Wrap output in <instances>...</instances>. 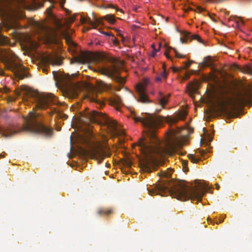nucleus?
<instances>
[{
  "instance_id": "1",
  "label": "nucleus",
  "mask_w": 252,
  "mask_h": 252,
  "mask_svg": "<svg viewBox=\"0 0 252 252\" xmlns=\"http://www.w3.org/2000/svg\"><path fill=\"white\" fill-rule=\"evenodd\" d=\"M135 122H140L146 130L145 136L138 142L142 158L140 159L139 166L144 172L150 173L157 170L158 165L156 156H162L165 154L175 153L178 148L184 145L183 138L172 134L168 139L161 143L156 134V130L161 123L160 117L151 114L142 116H134Z\"/></svg>"
},
{
  "instance_id": "2",
  "label": "nucleus",
  "mask_w": 252,
  "mask_h": 252,
  "mask_svg": "<svg viewBox=\"0 0 252 252\" xmlns=\"http://www.w3.org/2000/svg\"><path fill=\"white\" fill-rule=\"evenodd\" d=\"M210 189L209 185L204 182H196V185L190 188L184 181L179 180H162L151 189H148L151 195L159 194L164 196L169 194L172 197L181 201L190 199L192 201H201L202 196Z\"/></svg>"
},
{
  "instance_id": "3",
  "label": "nucleus",
  "mask_w": 252,
  "mask_h": 252,
  "mask_svg": "<svg viewBox=\"0 0 252 252\" xmlns=\"http://www.w3.org/2000/svg\"><path fill=\"white\" fill-rule=\"evenodd\" d=\"M40 114L35 112H30L29 118L25 119V123L21 127L0 126V134L4 137L13 136L20 132H29L43 135L46 137L52 136L53 130L43 124Z\"/></svg>"
},
{
  "instance_id": "4",
  "label": "nucleus",
  "mask_w": 252,
  "mask_h": 252,
  "mask_svg": "<svg viewBox=\"0 0 252 252\" xmlns=\"http://www.w3.org/2000/svg\"><path fill=\"white\" fill-rule=\"evenodd\" d=\"M106 125L111 130L115 132L118 135H125V132L123 129H118L117 122L111 120L102 113L95 110L89 111L87 110L81 114L79 123L81 126H85L86 130L89 129L90 123H95L101 122Z\"/></svg>"
},
{
  "instance_id": "5",
  "label": "nucleus",
  "mask_w": 252,
  "mask_h": 252,
  "mask_svg": "<svg viewBox=\"0 0 252 252\" xmlns=\"http://www.w3.org/2000/svg\"><path fill=\"white\" fill-rule=\"evenodd\" d=\"M26 97L35 103L36 108L40 110L49 108L51 105L58 104L56 97L52 94H42L34 91H29L26 93Z\"/></svg>"
},
{
  "instance_id": "6",
  "label": "nucleus",
  "mask_w": 252,
  "mask_h": 252,
  "mask_svg": "<svg viewBox=\"0 0 252 252\" xmlns=\"http://www.w3.org/2000/svg\"><path fill=\"white\" fill-rule=\"evenodd\" d=\"M4 63L5 67L14 71L16 77L19 79H23L27 77V73L25 71V67L16 63L14 60L7 58L5 60Z\"/></svg>"
},
{
  "instance_id": "7",
  "label": "nucleus",
  "mask_w": 252,
  "mask_h": 252,
  "mask_svg": "<svg viewBox=\"0 0 252 252\" xmlns=\"http://www.w3.org/2000/svg\"><path fill=\"white\" fill-rule=\"evenodd\" d=\"M97 71L101 74L108 76L112 79L116 80L120 83H124L125 82L124 78L117 75L119 71V69L115 65H112L108 67L99 68L98 69Z\"/></svg>"
},
{
  "instance_id": "8",
  "label": "nucleus",
  "mask_w": 252,
  "mask_h": 252,
  "mask_svg": "<svg viewBox=\"0 0 252 252\" xmlns=\"http://www.w3.org/2000/svg\"><path fill=\"white\" fill-rule=\"evenodd\" d=\"M53 75L56 85H60L64 88H68L71 86V78L69 75H62L56 71H53Z\"/></svg>"
},
{
  "instance_id": "9",
  "label": "nucleus",
  "mask_w": 252,
  "mask_h": 252,
  "mask_svg": "<svg viewBox=\"0 0 252 252\" xmlns=\"http://www.w3.org/2000/svg\"><path fill=\"white\" fill-rule=\"evenodd\" d=\"M136 91L138 95V97L137 100L138 102L142 103H150L151 101L150 100L146 94V85L142 84H138L135 87Z\"/></svg>"
},
{
  "instance_id": "10",
  "label": "nucleus",
  "mask_w": 252,
  "mask_h": 252,
  "mask_svg": "<svg viewBox=\"0 0 252 252\" xmlns=\"http://www.w3.org/2000/svg\"><path fill=\"white\" fill-rule=\"evenodd\" d=\"M4 19L3 22L7 29H17L19 27L16 18L13 14L5 13Z\"/></svg>"
},
{
  "instance_id": "11",
  "label": "nucleus",
  "mask_w": 252,
  "mask_h": 252,
  "mask_svg": "<svg viewBox=\"0 0 252 252\" xmlns=\"http://www.w3.org/2000/svg\"><path fill=\"white\" fill-rule=\"evenodd\" d=\"M37 32L39 38H44L46 40L51 39L53 36L51 30L43 25H38Z\"/></svg>"
},
{
  "instance_id": "12",
  "label": "nucleus",
  "mask_w": 252,
  "mask_h": 252,
  "mask_svg": "<svg viewBox=\"0 0 252 252\" xmlns=\"http://www.w3.org/2000/svg\"><path fill=\"white\" fill-rule=\"evenodd\" d=\"M110 153L106 154L102 149H96L94 150L93 157L95 160L98 161V163H100L106 156L110 157Z\"/></svg>"
},
{
  "instance_id": "13",
  "label": "nucleus",
  "mask_w": 252,
  "mask_h": 252,
  "mask_svg": "<svg viewBox=\"0 0 252 252\" xmlns=\"http://www.w3.org/2000/svg\"><path fill=\"white\" fill-rule=\"evenodd\" d=\"M183 38H180V41L182 43H186L187 42V39L190 38L192 39H196L200 43H203V40L201 39L200 37L197 34H191L190 32H185L183 33Z\"/></svg>"
},
{
  "instance_id": "14",
  "label": "nucleus",
  "mask_w": 252,
  "mask_h": 252,
  "mask_svg": "<svg viewBox=\"0 0 252 252\" xmlns=\"http://www.w3.org/2000/svg\"><path fill=\"white\" fill-rule=\"evenodd\" d=\"M46 62L48 64L52 65H61L62 63V61L58 56H50L46 58Z\"/></svg>"
},
{
  "instance_id": "15",
  "label": "nucleus",
  "mask_w": 252,
  "mask_h": 252,
  "mask_svg": "<svg viewBox=\"0 0 252 252\" xmlns=\"http://www.w3.org/2000/svg\"><path fill=\"white\" fill-rule=\"evenodd\" d=\"M81 22L82 23H88L90 24L93 28H96L97 26L99 24V22L98 20L95 19L94 22L92 21L90 18H87L82 16H81Z\"/></svg>"
},
{
  "instance_id": "16",
  "label": "nucleus",
  "mask_w": 252,
  "mask_h": 252,
  "mask_svg": "<svg viewBox=\"0 0 252 252\" xmlns=\"http://www.w3.org/2000/svg\"><path fill=\"white\" fill-rule=\"evenodd\" d=\"M187 112L185 110L180 112L176 117L171 118L170 121L172 123H176L179 120H184L187 116Z\"/></svg>"
},
{
  "instance_id": "17",
  "label": "nucleus",
  "mask_w": 252,
  "mask_h": 252,
  "mask_svg": "<svg viewBox=\"0 0 252 252\" xmlns=\"http://www.w3.org/2000/svg\"><path fill=\"white\" fill-rule=\"evenodd\" d=\"M241 98H238L239 101H247L252 102V93L250 92L247 91L243 94H240Z\"/></svg>"
},
{
  "instance_id": "18",
  "label": "nucleus",
  "mask_w": 252,
  "mask_h": 252,
  "mask_svg": "<svg viewBox=\"0 0 252 252\" xmlns=\"http://www.w3.org/2000/svg\"><path fill=\"white\" fill-rule=\"evenodd\" d=\"M160 97L158 98V103L162 106V108H164L165 105L167 103L168 101V97L170 96V94L168 95L166 97L164 96L161 93H159Z\"/></svg>"
},
{
  "instance_id": "19",
  "label": "nucleus",
  "mask_w": 252,
  "mask_h": 252,
  "mask_svg": "<svg viewBox=\"0 0 252 252\" xmlns=\"http://www.w3.org/2000/svg\"><path fill=\"white\" fill-rule=\"evenodd\" d=\"M163 67H164V66L163 65ZM167 76V72H166L165 68H164V70L156 77L155 80L157 82H160L163 79H166Z\"/></svg>"
},
{
  "instance_id": "20",
  "label": "nucleus",
  "mask_w": 252,
  "mask_h": 252,
  "mask_svg": "<svg viewBox=\"0 0 252 252\" xmlns=\"http://www.w3.org/2000/svg\"><path fill=\"white\" fill-rule=\"evenodd\" d=\"M173 171L172 169L170 168H168L166 171H161V172L158 173V175L160 177H165L167 179L169 178L172 173Z\"/></svg>"
},
{
  "instance_id": "21",
  "label": "nucleus",
  "mask_w": 252,
  "mask_h": 252,
  "mask_svg": "<svg viewBox=\"0 0 252 252\" xmlns=\"http://www.w3.org/2000/svg\"><path fill=\"white\" fill-rule=\"evenodd\" d=\"M112 213V210L110 209H98L97 211V213L98 215H105L108 216Z\"/></svg>"
},
{
  "instance_id": "22",
  "label": "nucleus",
  "mask_w": 252,
  "mask_h": 252,
  "mask_svg": "<svg viewBox=\"0 0 252 252\" xmlns=\"http://www.w3.org/2000/svg\"><path fill=\"white\" fill-rule=\"evenodd\" d=\"M121 98L118 96H115L110 100V103L112 105H118L121 104Z\"/></svg>"
},
{
  "instance_id": "23",
  "label": "nucleus",
  "mask_w": 252,
  "mask_h": 252,
  "mask_svg": "<svg viewBox=\"0 0 252 252\" xmlns=\"http://www.w3.org/2000/svg\"><path fill=\"white\" fill-rule=\"evenodd\" d=\"M104 18L111 24H114L116 22V19L114 15L108 14L104 16Z\"/></svg>"
},
{
  "instance_id": "24",
  "label": "nucleus",
  "mask_w": 252,
  "mask_h": 252,
  "mask_svg": "<svg viewBox=\"0 0 252 252\" xmlns=\"http://www.w3.org/2000/svg\"><path fill=\"white\" fill-rule=\"evenodd\" d=\"M198 83V82L195 81L194 82H189L187 85V87L189 90L191 92H194L196 90V86Z\"/></svg>"
},
{
  "instance_id": "25",
  "label": "nucleus",
  "mask_w": 252,
  "mask_h": 252,
  "mask_svg": "<svg viewBox=\"0 0 252 252\" xmlns=\"http://www.w3.org/2000/svg\"><path fill=\"white\" fill-rule=\"evenodd\" d=\"M188 157L193 163H197L200 160L199 158L196 157L193 154H189Z\"/></svg>"
},
{
  "instance_id": "26",
  "label": "nucleus",
  "mask_w": 252,
  "mask_h": 252,
  "mask_svg": "<svg viewBox=\"0 0 252 252\" xmlns=\"http://www.w3.org/2000/svg\"><path fill=\"white\" fill-rule=\"evenodd\" d=\"M242 71L245 73L252 74V67L250 65H246L243 68Z\"/></svg>"
},
{
  "instance_id": "27",
  "label": "nucleus",
  "mask_w": 252,
  "mask_h": 252,
  "mask_svg": "<svg viewBox=\"0 0 252 252\" xmlns=\"http://www.w3.org/2000/svg\"><path fill=\"white\" fill-rule=\"evenodd\" d=\"M211 59L210 57L205 58L202 63L204 66H209L211 65Z\"/></svg>"
},
{
  "instance_id": "28",
  "label": "nucleus",
  "mask_w": 252,
  "mask_h": 252,
  "mask_svg": "<svg viewBox=\"0 0 252 252\" xmlns=\"http://www.w3.org/2000/svg\"><path fill=\"white\" fill-rule=\"evenodd\" d=\"M7 39L6 36L0 34V45H4L7 43Z\"/></svg>"
},
{
  "instance_id": "29",
  "label": "nucleus",
  "mask_w": 252,
  "mask_h": 252,
  "mask_svg": "<svg viewBox=\"0 0 252 252\" xmlns=\"http://www.w3.org/2000/svg\"><path fill=\"white\" fill-rule=\"evenodd\" d=\"M63 35L66 42H67L68 43H72L71 38L69 34H68L67 33H64Z\"/></svg>"
},
{
  "instance_id": "30",
  "label": "nucleus",
  "mask_w": 252,
  "mask_h": 252,
  "mask_svg": "<svg viewBox=\"0 0 252 252\" xmlns=\"http://www.w3.org/2000/svg\"><path fill=\"white\" fill-rule=\"evenodd\" d=\"M86 61V59L83 55L80 57H78L75 59V62L78 63H84Z\"/></svg>"
},
{
  "instance_id": "31",
  "label": "nucleus",
  "mask_w": 252,
  "mask_h": 252,
  "mask_svg": "<svg viewBox=\"0 0 252 252\" xmlns=\"http://www.w3.org/2000/svg\"><path fill=\"white\" fill-rule=\"evenodd\" d=\"M91 100L93 102H95L96 103H99L100 105V106H102L104 105V103L103 102L100 101L97 98H95L94 97H92L91 98Z\"/></svg>"
},
{
  "instance_id": "32",
  "label": "nucleus",
  "mask_w": 252,
  "mask_h": 252,
  "mask_svg": "<svg viewBox=\"0 0 252 252\" xmlns=\"http://www.w3.org/2000/svg\"><path fill=\"white\" fill-rule=\"evenodd\" d=\"M52 6H49L46 10V13L48 14V15L49 16V17H52L53 16V14L52 13Z\"/></svg>"
},
{
  "instance_id": "33",
  "label": "nucleus",
  "mask_w": 252,
  "mask_h": 252,
  "mask_svg": "<svg viewBox=\"0 0 252 252\" xmlns=\"http://www.w3.org/2000/svg\"><path fill=\"white\" fill-rule=\"evenodd\" d=\"M173 50H174V52L175 54V55H176V57H178V58H184L185 57V56L184 55H180L178 52V51H177V50L175 48H173Z\"/></svg>"
},
{
  "instance_id": "34",
  "label": "nucleus",
  "mask_w": 252,
  "mask_h": 252,
  "mask_svg": "<svg viewBox=\"0 0 252 252\" xmlns=\"http://www.w3.org/2000/svg\"><path fill=\"white\" fill-rule=\"evenodd\" d=\"M226 104H227V103L225 101H223V100H220L219 102V105L221 107H224Z\"/></svg>"
},
{
  "instance_id": "35",
  "label": "nucleus",
  "mask_w": 252,
  "mask_h": 252,
  "mask_svg": "<svg viewBox=\"0 0 252 252\" xmlns=\"http://www.w3.org/2000/svg\"><path fill=\"white\" fill-rule=\"evenodd\" d=\"M51 111L50 112V114L51 115H52L53 114H55V113H56L57 112L56 109L55 108H51Z\"/></svg>"
},
{
  "instance_id": "36",
  "label": "nucleus",
  "mask_w": 252,
  "mask_h": 252,
  "mask_svg": "<svg viewBox=\"0 0 252 252\" xmlns=\"http://www.w3.org/2000/svg\"><path fill=\"white\" fill-rule=\"evenodd\" d=\"M189 74L188 73H186L184 77H183V80H187L189 79Z\"/></svg>"
},
{
  "instance_id": "37",
  "label": "nucleus",
  "mask_w": 252,
  "mask_h": 252,
  "mask_svg": "<svg viewBox=\"0 0 252 252\" xmlns=\"http://www.w3.org/2000/svg\"><path fill=\"white\" fill-rule=\"evenodd\" d=\"M164 54H165V55L167 59H171V57H170V56H169V52H168V51L167 50H166V51L165 52Z\"/></svg>"
},
{
  "instance_id": "38",
  "label": "nucleus",
  "mask_w": 252,
  "mask_h": 252,
  "mask_svg": "<svg viewBox=\"0 0 252 252\" xmlns=\"http://www.w3.org/2000/svg\"><path fill=\"white\" fill-rule=\"evenodd\" d=\"M192 63V61H190L189 62H188V63H185V66L186 68H188L190 66V65H191V63Z\"/></svg>"
},
{
  "instance_id": "39",
  "label": "nucleus",
  "mask_w": 252,
  "mask_h": 252,
  "mask_svg": "<svg viewBox=\"0 0 252 252\" xmlns=\"http://www.w3.org/2000/svg\"><path fill=\"white\" fill-rule=\"evenodd\" d=\"M101 33L106 36H110L111 35V33L107 32H101Z\"/></svg>"
},
{
  "instance_id": "40",
  "label": "nucleus",
  "mask_w": 252,
  "mask_h": 252,
  "mask_svg": "<svg viewBox=\"0 0 252 252\" xmlns=\"http://www.w3.org/2000/svg\"><path fill=\"white\" fill-rule=\"evenodd\" d=\"M200 154L203 156L205 154V152L204 150H198Z\"/></svg>"
},
{
  "instance_id": "41",
  "label": "nucleus",
  "mask_w": 252,
  "mask_h": 252,
  "mask_svg": "<svg viewBox=\"0 0 252 252\" xmlns=\"http://www.w3.org/2000/svg\"><path fill=\"white\" fill-rule=\"evenodd\" d=\"M60 4L62 6H63L65 2V0H60Z\"/></svg>"
},
{
  "instance_id": "42",
  "label": "nucleus",
  "mask_w": 252,
  "mask_h": 252,
  "mask_svg": "<svg viewBox=\"0 0 252 252\" xmlns=\"http://www.w3.org/2000/svg\"><path fill=\"white\" fill-rule=\"evenodd\" d=\"M197 10H198L199 11H200V12L203 11V8H202V7H200V6H197Z\"/></svg>"
},
{
  "instance_id": "43",
  "label": "nucleus",
  "mask_w": 252,
  "mask_h": 252,
  "mask_svg": "<svg viewBox=\"0 0 252 252\" xmlns=\"http://www.w3.org/2000/svg\"><path fill=\"white\" fill-rule=\"evenodd\" d=\"M76 15H74L73 17H71V21L72 22H73L76 19Z\"/></svg>"
},
{
  "instance_id": "44",
  "label": "nucleus",
  "mask_w": 252,
  "mask_h": 252,
  "mask_svg": "<svg viewBox=\"0 0 252 252\" xmlns=\"http://www.w3.org/2000/svg\"><path fill=\"white\" fill-rule=\"evenodd\" d=\"M189 10H193V9L191 7H188L187 9L185 10V11L188 12Z\"/></svg>"
},
{
  "instance_id": "45",
  "label": "nucleus",
  "mask_w": 252,
  "mask_h": 252,
  "mask_svg": "<svg viewBox=\"0 0 252 252\" xmlns=\"http://www.w3.org/2000/svg\"><path fill=\"white\" fill-rule=\"evenodd\" d=\"M223 221V218H222L221 219H220V220H219V222H217L216 223L218 224V223H221Z\"/></svg>"
},
{
  "instance_id": "46",
  "label": "nucleus",
  "mask_w": 252,
  "mask_h": 252,
  "mask_svg": "<svg viewBox=\"0 0 252 252\" xmlns=\"http://www.w3.org/2000/svg\"><path fill=\"white\" fill-rule=\"evenodd\" d=\"M154 50H155V52H154V53H153V55H152V56H153V57H154V56H155V54H156V52H157L158 51V50H156L155 49H154Z\"/></svg>"
},
{
  "instance_id": "47",
  "label": "nucleus",
  "mask_w": 252,
  "mask_h": 252,
  "mask_svg": "<svg viewBox=\"0 0 252 252\" xmlns=\"http://www.w3.org/2000/svg\"><path fill=\"white\" fill-rule=\"evenodd\" d=\"M116 9L117 11H120V12H122V10L121 9H119V8H116Z\"/></svg>"
},
{
  "instance_id": "48",
  "label": "nucleus",
  "mask_w": 252,
  "mask_h": 252,
  "mask_svg": "<svg viewBox=\"0 0 252 252\" xmlns=\"http://www.w3.org/2000/svg\"><path fill=\"white\" fill-rule=\"evenodd\" d=\"M222 0H216L215 1V2H217V3H219L221 1H222Z\"/></svg>"
},
{
  "instance_id": "49",
  "label": "nucleus",
  "mask_w": 252,
  "mask_h": 252,
  "mask_svg": "<svg viewBox=\"0 0 252 252\" xmlns=\"http://www.w3.org/2000/svg\"><path fill=\"white\" fill-rule=\"evenodd\" d=\"M219 185L218 184H216V188L218 189H219Z\"/></svg>"
},
{
  "instance_id": "50",
  "label": "nucleus",
  "mask_w": 252,
  "mask_h": 252,
  "mask_svg": "<svg viewBox=\"0 0 252 252\" xmlns=\"http://www.w3.org/2000/svg\"><path fill=\"white\" fill-rule=\"evenodd\" d=\"M67 117H68V116H67V115H65V114L64 115V119H67Z\"/></svg>"
},
{
  "instance_id": "51",
  "label": "nucleus",
  "mask_w": 252,
  "mask_h": 252,
  "mask_svg": "<svg viewBox=\"0 0 252 252\" xmlns=\"http://www.w3.org/2000/svg\"><path fill=\"white\" fill-rule=\"evenodd\" d=\"M8 91V89L6 88L5 93H7Z\"/></svg>"
},
{
  "instance_id": "52",
  "label": "nucleus",
  "mask_w": 252,
  "mask_h": 252,
  "mask_svg": "<svg viewBox=\"0 0 252 252\" xmlns=\"http://www.w3.org/2000/svg\"><path fill=\"white\" fill-rule=\"evenodd\" d=\"M2 155L1 154H0V158H2Z\"/></svg>"
},
{
  "instance_id": "53",
  "label": "nucleus",
  "mask_w": 252,
  "mask_h": 252,
  "mask_svg": "<svg viewBox=\"0 0 252 252\" xmlns=\"http://www.w3.org/2000/svg\"><path fill=\"white\" fill-rule=\"evenodd\" d=\"M176 70H177V69H174V71H176Z\"/></svg>"
},
{
  "instance_id": "54",
  "label": "nucleus",
  "mask_w": 252,
  "mask_h": 252,
  "mask_svg": "<svg viewBox=\"0 0 252 252\" xmlns=\"http://www.w3.org/2000/svg\"><path fill=\"white\" fill-rule=\"evenodd\" d=\"M145 81H146V82H147L148 81V80L147 79H145Z\"/></svg>"
},
{
  "instance_id": "55",
  "label": "nucleus",
  "mask_w": 252,
  "mask_h": 252,
  "mask_svg": "<svg viewBox=\"0 0 252 252\" xmlns=\"http://www.w3.org/2000/svg\"><path fill=\"white\" fill-rule=\"evenodd\" d=\"M111 7H113V8H114V6H111Z\"/></svg>"
}]
</instances>
